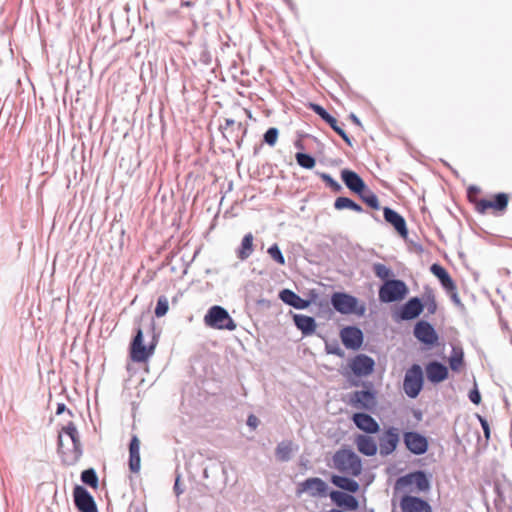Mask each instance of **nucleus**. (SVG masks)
Wrapping results in <instances>:
<instances>
[{
    "label": "nucleus",
    "mask_w": 512,
    "mask_h": 512,
    "mask_svg": "<svg viewBox=\"0 0 512 512\" xmlns=\"http://www.w3.org/2000/svg\"><path fill=\"white\" fill-rule=\"evenodd\" d=\"M325 351L327 354L336 355L338 357L344 356V351L339 346V343L337 341H334L333 343H328L326 341L325 343Z\"/></svg>",
    "instance_id": "a18cd8bd"
},
{
    "label": "nucleus",
    "mask_w": 512,
    "mask_h": 512,
    "mask_svg": "<svg viewBox=\"0 0 512 512\" xmlns=\"http://www.w3.org/2000/svg\"><path fill=\"white\" fill-rule=\"evenodd\" d=\"M64 412H67V414L70 417H73V412L70 409H67L66 405L64 403H58L56 408V414L60 415Z\"/></svg>",
    "instance_id": "6e6d98bb"
},
{
    "label": "nucleus",
    "mask_w": 512,
    "mask_h": 512,
    "mask_svg": "<svg viewBox=\"0 0 512 512\" xmlns=\"http://www.w3.org/2000/svg\"><path fill=\"white\" fill-rule=\"evenodd\" d=\"M297 164L304 169H312L316 165V159L308 153L297 152L295 154Z\"/></svg>",
    "instance_id": "4c0bfd02"
},
{
    "label": "nucleus",
    "mask_w": 512,
    "mask_h": 512,
    "mask_svg": "<svg viewBox=\"0 0 512 512\" xmlns=\"http://www.w3.org/2000/svg\"><path fill=\"white\" fill-rule=\"evenodd\" d=\"M73 500L79 512H98L97 504L92 494L82 485H75Z\"/></svg>",
    "instance_id": "f8f14e48"
},
{
    "label": "nucleus",
    "mask_w": 512,
    "mask_h": 512,
    "mask_svg": "<svg viewBox=\"0 0 512 512\" xmlns=\"http://www.w3.org/2000/svg\"><path fill=\"white\" fill-rule=\"evenodd\" d=\"M81 481L92 488H97L99 479L97 472L94 468H88L81 472Z\"/></svg>",
    "instance_id": "e433bc0d"
},
{
    "label": "nucleus",
    "mask_w": 512,
    "mask_h": 512,
    "mask_svg": "<svg viewBox=\"0 0 512 512\" xmlns=\"http://www.w3.org/2000/svg\"><path fill=\"white\" fill-rule=\"evenodd\" d=\"M414 484L419 492H427L431 488L430 478L427 473L423 470H417L410 472L403 476H400L396 480V488L407 487Z\"/></svg>",
    "instance_id": "1a4fd4ad"
},
{
    "label": "nucleus",
    "mask_w": 512,
    "mask_h": 512,
    "mask_svg": "<svg viewBox=\"0 0 512 512\" xmlns=\"http://www.w3.org/2000/svg\"><path fill=\"white\" fill-rule=\"evenodd\" d=\"M294 146L296 148H298V149H301V150L304 149V145H303V143L300 140H296L295 143H294Z\"/></svg>",
    "instance_id": "680f3d73"
},
{
    "label": "nucleus",
    "mask_w": 512,
    "mask_h": 512,
    "mask_svg": "<svg viewBox=\"0 0 512 512\" xmlns=\"http://www.w3.org/2000/svg\"><path fill=\"white\" fill-rule=\"evenodd\" d=\"M334 208L339 211L344 209H350L357 213H362L364 211L360 204H358L351 198L344 196L335 199Z\"/></svg>",
    "instance_id": "72a5a7b5"
},
{
    "label": "nucleus",
    "mask_w": 512,
    "mask_h": 512,
    "mask_svg": "<svg viewBox=\"0 0 512 512\" xmlns=\"http://www.w3.org/2000/svg\"><path fill=\"white\" fill-rule=\"evenodd\" d=\"M403 442L409 452L418 456L425 454L429 448L427 437L417 431H405Z\"/></svg>",
    "instance_id": "9b49d317"
},
{
    "label": "nucleus",
    "mask_w": 512,
    "mask_h": 512,
    "mask_svg": "<svg viewBox=\"0 0 512 512\" xmlns=\"http://www.w3.org/2000/svg\"><path fill=\"white\" fill-rule=\"evenodd\" d=\"M349 367L355 376L354 379H360L373 373L375 361L366 354H357L351 359Z\"/></svg>",
    "instance_id": "ddd939ff"
},
{
    "label": "nucleus",
    "mask_w": 512,
    "mask_h": 512,
    "mask_svg": "<svg viewBox=\"0 0 512 512\" xmlns=\"http://www.w3.org/2000/svg\"><path fill=\"white\" fill-rule=\"evenodd\" d=\"M356 195L359 196V198L371 209L379 210L380 209V203L377 195L369 189V187L366 185V188L358 192Z\"/></svg>",
    "instance_id": "473e14b6"
},
{
    "label": "nucleus",
    "mask_w": 512,
    "mask_h": 512,
    "mask_svg": "<svg viewBox=\"0 0 512 512\" xmlns=\"http://www.w3.org/2000/svg\"><path fill=\"white\" fill-rule=\"evenodd\" d=\"M355 311H352V314H355L357 316H364L366 313V305L364 303H357L355 304Z\"/></svg>",
    "instance_id": "5fc2aeb1"
},
{
    "label": "nucleus",
    "mask_w": 512,
    "mask_h": 512,
    "mask_svg": "<svg viewBox=\"0 0 512 512\" xmlns=\"http://www.w3.org/2000/svg\"><path fill=\"white\" fill-rule=\"evenodd\" d=\"M173 490H174L176 496H179L184 492V489H182L180 487V475H177V477L175 479Z\"/></svg>",
    "instance_id": "4d7b16f0"
},
{
    "label": "nucleus",
    "mask_w": 512,
    "mask_h": 512,
    "mask_svg": "<svg viewBox=\"0 0 512 512\" xmlns=\"http://www.w3.org/2000/svg\"><path fill=\"white\" fill-rule=\"evenodd\" d=\"M479 191H480V189H479L477 186H474V185H471V186L468 188V193H470V192L478 193Z\"/></svg>",
    "instance_id": "e2e57ef3"
},
{
    "label": "nucleus",
    "mask_w": 512,
    "mask_h": 512,
    "mask_svg": "<svg viewBox=\"0 0 512 512\" xmlns=\"http://www.w3.org/2000/svg\"><path fill=\"white\" fill-rule=\"evenodd\" d=\"M415 417H416L417 419H420V417H421V412H420V411L416 412V413H415Z\"/></svg>",
    "instance_id": "69168bd1"
},
{
    "label": "nucleus",
    "mask_w": 512,
    "mask_h": 512,
    "mask_svg": "<svg viewBox=\"0 0 512 512\" xmlns=\"http://www.w3.org/2000/svg\"><path fill=\"white\" fill-rule=\"evenodd\" d=\"M400 506L403 512H432V508L426 500L411 495L403 496Z\"/></svg>",
    "instance_id": "b1692460"
},
{
    "label": "nucleus",
    "mask_w": 512,
    "mask_h": 512,
    "mask_svg": "<svg viewBox=\"0 0 512 512\" xmlns=\"http://www.w3.org/2000/svg\"><path fill=\"white\" fill-rule=\"evenodd\" d=\"M355 443L358 451L364 456H374L377 453L378 447L376 441L367 434H359L355 438Z\"/></svg>",
    "instance_id": "c756f323"
},
{
    "label": "nucleus",
    "mask_w": 512,
    "mask_h": 512,
    "mask_svg": "<svg viewBox=\"0 0 512 512\" xmlns=\"http://www.w3.org/2000/svg\"><path fill=\"white\" fill-rule=\"evenodd\" d=\"M442 288L446 291V293L456 290V284L450 274L446 275L442 280L439 281Z\"/></svg>",
    "instance_id": "de8ad7c7"
},
{
    "label": "nucleus",
    "mask_w": 512,
    "mask_h": 512,
    "mask_svg": "<svg viewBox=\"0 0 512 512\" xmlns=\"http://www.w3.org/2000/svg\"><path fill=\"white\" fill-rule=\"evenodd\" d=\"M424 374L419 364H413L407 369L403 380V390L409 398H416L423 389Z\"/></svg>",
    "instance_id": "0eeeda50"
},
{
    "label": "nucleus",
    "mask_w": 512,
    "mask_h": 512,
    "mask_svg": "<svg viewBox=\"0 0 512 512\" xmlns=\"http://www.w3.org/2000/svg\"><path fill=\"white\" fill-rule=\"evenodd\" d=\"M254 236L252 233H247L243 236L239 247L236 249V256L239 260H247L254 252Z\"/></svg>",
    "instance_id": "2f4dec72"
},
{
    "label": "nucleus",
    "mask_w": 512,
    "mask_h": 512,
    "mask_svg": "<svg viewBox=\"0 0 512 512\" xmlns=\"http://www.w3.org/2000/svg\"><path fill=\"white\" fill-rule=\"evenodd\" d=\"M200 61L204 64L208 65L210 64V54L208 51H203L200 56Z\"/></svg>",
    "instance_id": "13d9d810"
},
{
    "label": "nucleus",
    "mask_w": 512,
    "mask_h": 512,
    "mask_svg": "<svg viewBox=\"0 0 512 512\" xmlns=\"http://www.w3.org/2000/svg\"><path fill=\"white\" fill-rule=\"evenodd\" d=\"M468 398L473 404H475V405L480 404L481 394L476 385L474 386L473 389H471L469 391Z\"/></svg>",
    "instance_id": "3c124183"
},
{
    "label": "nucleus",
    "mask_w": 512,
    "mask_h": 512,
    "mask_svg": "<svg viewBox=\"0 0 512 512\" xmlns=\"http://www.w3.org/2000/svg\"><path fill=\"white\" fill-rule=\"evenodd\" d=\"M415 338L427 348H433L439 344V335L434 326L426 321L419 320L413 329Z\"/></svg>",
    "instance_id": "6e6552de"
},
{
    "label": "nucleus",
    "mask_w": 512,
    "mask_h": 512,
    "mask_svg": "<svg viewBox=\"0 0 512 512\" xmlns=\"http://www.w3.org/2000/svg\"><path fill=\"white\" fill-rule=\"evenodd\" d=\"M424 298H425V302H423V303H424V307L427 308V312L429 314H434L437 310V302H436L433 291L431 290L429 292H426L424 295Z\"/></svg>",
    "instance_id": "c03bdc74"
},
{
    "label": "nucleus",
    "mask_w": 512,
    "mask_h": 512,
    "mask_svg": "<svg viewBox=\"0 0 512 512\" xmlns=\"http://www.w3.org/2000/svg\"><path fill=\"white\" fill-rule=\"evenodd\" d=\"M399 440L398 429L393 426L387 428L379 438L380 455L392 454L396 450Z\"/></svg>",
    "instance_id": "6ab92c4d"
},
{
    "label": "nucleus",
    "mask_w": 512,
    "mask_h": 512,
    "mask_svg": "<svg viewBox=\"0 0 512 512\" xmlns=\"http://www.w3.org/2000/svg\"><path fill=\"white\" fill-rule=\"evenodd\" d=\"M424 310L421 298L415 296L408 299L396 312L397 320L409 321L418 318Z\"/></svg>",
    "instance_id": "4468645a"
},
{
    "label": "nucleus",
    "mask_w": 512,
    "mask_h": 512,
    "mask_svg": "<svg viewBox=\"0 0 512 512\" xmlns=\"http://www.w3.org/2000/svg\"><path fill=\"white\" fill-rule=\"evenodd\" d=\"M509 202V195L504 192L496 193L491 200L480 199L476 203V211L484 214L488 209L503 212L506 210Z\"/></svg>",
    "instance_id": "a211bd4d"
},
{
    "label": "nucleus",
    "mask_w": 512,
    "mask_h": 512,
    "mask_svg": "<svg viewBox=\"0 0 512 512\" xmlns=\"http://www.w3.org/2000/svg\"><path fill=\"white\" fill-rule=\"evenodd\" d=\"M235 121L230 118L225 119V123L220 125L223 136L229 140V131L235 126Z\"/></svg>",
    "instance_id": "09e8293b"
},
{
    "label": "nucleus",
    "mask_w": 512,
    "mask_h": 512,
    "mask_svg": "<svg viewBox=\"0 0 512 512\" xmlns=\"http://www.w3.org/2000/svg\"><path fill=\"white\" fill-rule=\"evenodd\" d=\"M279 299L297 309V310H304L306 308H308L311 304V300L309 299H304L302 297H300L298 294H296L294 291L290 290V289H283L279 292Z\"/></svg>",
    "instance_id": "393cba45"
},
{
    "label": "nucleus",
    "mask_w": 512,
    "mask_h": 512,
    "mask_svg": "<svg viewBox=\"0 0 512 512\" xmlns=\"http://www.w3.org/2000/svg\"><path fill=\"white\" fill-rule=\"evenodd\" d=\"M383 217L387 223L393 226L402 238H406L408 236L406 220L400 213L390 207H384Z\"/></svg>",
    "instance_id": "4be33fe9"
},
{
    "label": "nucleus",
    "mask_w": 512,
    "mask_h": 512,
    "mask_svg": "<svg viewBox=\"0 0 512 512\" xmlns=\"http://www.w3.org/2000/svg\"><path fill=\"white\" fill-rule=\"evenodd\" d=\"M330 482L337 488L341 489L340 491L346 493L355 494L360 489V485L356 480L344 475L333 474L330 478Z\"/></svg>",
    "instance_id": "cd10ccee"
},
{
    "label": "nucleus",
    "mask_w": 512,
    "mask_h": 512,
    "mask_svg": "<svg viewBox=\"0 0 512 512\" xmlns=\"http://www.w3.org/2000/svg\"><path fill=\"white\" fill-rule=\"evenodd\" d=\"M333 308L343 315L352 314L355 311V304L358 303V298L346 292H334L330 298Z\"/></svg>",
    "instance_id": "2eb2a0df"
},
{
    "label": "nucleus",
    "mask_w": 512,
    "mask_h": 512,
    "mask_svg": "<svg viewBox=\"0 0 512 512\" xmlns=\"http://www.w3.org/2000/svg\"><path fill=\"white\" fill-rule=\"evenodd\" d=\"M367 411H358L351 417L354 425L366 434H377L380 431L378 422Z\"/></svg>",
    "instance_id": "aec40b11"
},
{
    "label": "nucleus",
    "mask_w": 512,
    "mask_h": 512,
    "mask_svg": "<svg viewBox=\"0 0 512 512\" xmlns=\"http://www.w3.org/2000/svg\"><path fill=\"white\" fill-rule=\"evenodd\" d=\"M261 148H262V145H261V144H260L259 146H255V147H254L253 154H254V155H257V154L260 152Z\"/></svg>",
    "instance_id": "0e129e2a"
},
{
    "label": "nucleus",
    "mask_w": 512,
    "mask_h": 512,
    "mask_svg": "<svg viewBox=\"0 0 512 512\" xmlns=\"http://www.w3.org/2000/svg\"><path fill=\"white\" fill-rule=\"evenodd\" d=\"M449 367L453 372H458L464 364V351L461 347H452L451 355L448 359Z\"/></svg>",
    "instance_id": "f704fd0d"
},
{
    "label": "nucleus",
    "mask_w": 512,
    "mask_h": 512,
    "mask_svg": "<svg viewBox=\"0 0 512 512\" xmlns=\"http://www.w3.org/2000/svg\"><path fill=\"white\" fill-rule=\"evenodd\" d=\"M409 289L401 279L386 280L379 288L378 296L382 303H393L403 300Z\"/></svg>",
    "instance_id": "423d86ee"
},
{
    "label": "nucleus",
    "mask_w": 512,
    "mask_h": 512,
    "mask_svg": "<svg viewBox=\"0 0 512 512\" xmlns=\"http://www.w3.org/2000/svg\"><path fill=\"white\" fill-rule=\"evenodd\" d=\"M297 450L298 446L291 440H284L276 446L275 456L281 462H288L292 459L293 452Z\"/></svg>",
    "instance_id": "7c9ffc66"
},
{
    "label": "nucleus",
    "mask_w": 512,
    "mask_h": 512,
    "mask_svg": "<svg viewBox=\"0 0 512 512\" xmlns=\"http://www.w3.org/2000/svg\"><path fill=\"white\" fill-rule=\"evenodd\" d=\"M329 497L333 504L341 509L347 511H356L359 508V501L353 495V493H346L340 490H331L329 492Z\"/></svg>",
    "instance_id": "412c9836"
},
{
    "label": "nucleus",
    "mask_w": 512,
    "mask_h": 512,
    "mask_svg": "<svg viewBox=\"0 0 512 512\" xmlns=\"http://www.w3.org/2000/svg\"><path fill=\"white\" fill-rule=\"evenodd\" d=\"M178 14V11L177 10H173L170 12V15H173V16H176Z\"/></svg>",
    "instance_id": "338daca9"
},
{
    "label": "nucleus",
    "mask_w": 512,
    "mask_h": 512,
    "mask_svg": "<svg viewBox=\"0 0 512 512\" xmlns=\"http://www.w3.org/2000/svg\"><path fill=\"white\" fill-rule=\"evenodd\" d=\"M373 272L384 282L390 280L389 277L392 275V270L382 263H375L373 265Z\"/></svg>",
    "instance_id": "a19ab883"
},
{
    "label": "nucleus",
    "mask_w": 512,
    "mask_h": 512,
    "mask_svg": "<svg viewBox=\"0 0 512 512\" xmlns=\"http://www.w3.org/2000/svg\"><path fill=\"white\" fill-rule=\"evenodd\" d=\"M292 318L295 327L301 331L303 337H307L315 333L317 324L314 317L304 314H293Z\"/></svg>",
    "instance_id": "bb28decb"
},
{
    "label": "nucleus",
    "mask_w": 512,
    "mask_h": 512,
    "mask_svg": "<svg viewBox=\"0 0 512 512\" xmlns=\"http://www.w3.org/2000/svg\"><path fill=\"white\" fill-rule=\"evenodd\" d=\"M259 423H260L259 419L254 414H250L246 421V424L251 429H256L258 427Z\"/></svg>",
    "instance_id": "864d4df0"
},
{
    "label": "nucleus",
    "mask_w": 512,
    "mask_h": 512,
    "mask_svg": "<svg viewBox=\"0 0 512 512\" xmlns=\"http://www.w3.org/2000/svg\"><path fill=\"white\" fill-rule=\"evenodd\" d=\"M246 133L247 127L242 122L235 123V126L229 131V140L240 146Z\"/></svg>",
    "instance_id": "c9c22d12"
},
{
    "label": "nucleus",
    "mask_w": 512,
    "mask_h": 512,
    "mask_svg": "<svg viewBox=\"0 0 512 512\" xmlns=\"http://www.w3.org/2000/svg\"><path fill=\"white\" fill-rule=\"evenodd\" d=\"M169 309V302L166 296H159L154 310L155 316L160 318L166 315Z\"/></svg>",
    "instance_id": "79ce46f5"
},
{
    "label": "nucleus",
    "mask_w": 512,
    "mask_h": 512,
    "mask_svg": "<svg viewBox=\"0 0 512 512\" xmlns=\"http://www.w3.org/2000/svg\"><path fill=\"white\" fill-rule=\"evenodd\" d=\"M334 467L340 472L358 477L362 472V460L352 449H339L333 455Z\"/></svg>",
    "instance_id": "7ed1b4c3"
},
{
    "label": "nucleus",
    "mask_w": 512,
    "mask_h": 512,
    "mask_svg": "<svg viewBox=\"0 0 512 512\" xmlns=\"http://www.w3.org/2000/svg\"><path fill=\"white\" fill-rule=\"evenodd\" d=\"M267 253L269 256L279 265H285V257L277 243L272 244L268 250Z\"/></svg>",
    "instance_id": "ea45409f"
},
{
    "label": "nucleus",
    "mask_w": 512,
    "mask_h": 512,
    "mask_svg": "<svg viewBox=\"0 0 512 512\" xmlns=\"http://www.w3.org/2000/svg\"><path fill=\"white\" fill-rule=\"evenodd\" d=\"M431 273L438 278V280H442L446 275H448V271L439 263H433L430 266Z\"/></svg>",
    "instance_id": "49530a36"
},
{
    "label": "nucleus",
    "mask_w": 512,
    "mask_h": 512,
    "mask_svg": "<svg viewBox=\"0 0 512 512\" xmlns=\"http://www.w3.org/2000/svg\"><path fill=\"white\" fill-rule=\"evenodd\" d=\"M158 342V336L153 334L149 345H144V336L141 327L135 329V335L130 343V358L135 363L146 362L153 354Z\"/></svg>",
    "instance_id": "20e7f679"
},
{
    "label": "nucleus",
    "mask_w": 512,
    "mask_h": 512,
    "mask_svg": "<svg viewBox=\"0 0 512 512\" xmlns=\"http://www.w3.org/2000/svg\"><path fill=\"white\" fill-rule=\"evenodd\" d=\"M329 487L328 484L319 477L305 479L298 486V492H307L311 497H326Z\"/></svg>",
    "instance_id": "f3484780"
},
{
    "label": "nucleus",
    "mask_w": 512,
    "mask_h": 512,
    "mask_svg": "<svg viewBox=\"0 0 512 512\" xmlns=\"http://www.w3.org/2000/svg\"><path fill=\"white\" fill-rule=\"evenodd\" d=\"M284 1H285V2H287V3H290V2H291L290 0H284Z\"/></svg>",
    "instance_id": "774afa93"
},
{
    "label": "nucleus",
    "mask_w": 512,
    "mask_h": 512,
    "mask_svg": "<svg viewBox=\"0 0 512 512\" xmlns=\"http://www.w3.org/2000/svg\"><path fill=\"white\" fill-rule=\"evenodd\" d=\"M478 417V420L481 424V427L483 429V432H484V436H485V439L486 441H489L490 439V435H491V430H490V426H489V423L487 421V419L481 415H477Z\"/></svg>",
    "instance_id": "8fccbe9b"
},
{
    "label": "nucleus",
    "mask_w": 512,
    "mask_h": 512,
    "mask_svg": "<svg viewBox=\"0 0 512 512\" xmlns=\"http://www.w3.org/2000/svg\"><path fill=\"white\" fill-rule=\"evenodd\" d=\"M351 387H363L362 390H356L348 395L347 404L359 411L374 413L378 406L377 390L371 381H361L360 379L348 378Z\"/></svg>",
    "instance_id": "f03ea898"
},
{
    "label": "nucleus",
    "mask_w": 512,
    "mask_h": 512,
    "mask_svg": "<svg viewBox=\"0 0 512 512\" xmlns=\"http://www.w3.org/2000/svg\"><path fill=\"white\" fill-rule=\"evenodd\" d=\"M279 136V130L276 127H270L263 135V142L270 147L275 146Z\"/></svg>",
    "instance_id": "37998d69"
},
{
    "label": "nucleus",
    "mask_w": 512,
    "mask_h": 512,
    "mask_svg": "<svg viewBox=\"0 0 512 512\" xmlns=\"http://www.w3.org/2000/svg\"><path fill=\"white\" fill-rule=\"evenodd\" d=\"M316 174L333 192L338 193L342 190L340 183L336 181L330 174L325 172H316Z\"/></svg>",
    "instance_id": "58836bf2"
},
{
    "label": "nucleus",
    "mask_w": 512,
    "mask_h": 512,
    "mask_svg": "<svg viewBox=\"0 0 512 512\" xmlns=\"http://www.w3.org/2000/svg\"><path fill=\"white\" fill-rule=\"evenodd\" d=\"M426 377L432 384H439L449 376L448 367L440 361L432 360L426 365Z\"/></svg>",
    "instance_id": "5701e85b"
},
{
    "label": "nucleus",
    "mask_w": 512,
    "mask_h": 512,
    "mask_svg": "<svg viewBox=\"0 0 512 512\" xmlns=\"http://www.w3.org/2000/svg\"><path fill=\"white\" fill-rule=\"evenodd\" d=\"M195 6V1L192 0H181L180 7L192 8Z\"/></svg>",
    "instance_id": "bf43d9fd"
},
{
    "label": "nucleus",
    "mask_w": 512,
    "mask_h": 512,
    "mask_svg": "<svg viewBox=\"0 0 512 512\" xmlns=\"http://www.w3.org/2000/svg\"><path fill=\"white\" fill-rule=\"evenodd\" d=\"M129 469L133 473H138L141 467L140 459V440L133 435L129 443Z\"/></svg>",
    "instance_id": "c85d7f7f"
},
{
    "label": "nucleus",
    "mask_w": 512,
    "mask_h": 512,
    "mask_svg": "<svg viewBox=\"0 0 512 512\" xmlns=\"http://www.w3.org/2000/svg\"><path fill=\"white\" fill-rule=\"evenodd\" d=\"M349 117L356 125L361 126L360 119L354 113H351Z\"/></svg>",
    "instance_id": "052dcab7"
},
{
    "label": "nucleus",
    "mask_w": 512,
    "mask_h": 512,
    "mask_svg": "<svg viewBox=\"0 0 512 512\" xmlns=\"http://www.w3.org/2000/svg\"><path fill=\"white\" fill-rule=\"evenodd\" d=\"M308 108L317 114L324 122H326L333 129V131L344 140L347 145H353L352 138L339 125L337 119L332 116L323 106L318 103L309 102Z\"/></svg>",
    "instance_id": "9d476101"
},
{
    "label": "nucleus",
    "mask_w": 512,
    "mask_h": 512,
    "mask_svg": "<svg viewBox=\"0 0 512 512\" xmlns=\"http://www.w3.org/2000/svg\"><path fill=\"white\" fill-rule=\"evenodd\" d=\"M340 338L343 345L350 350H359L364 342L362 330L354 325L346 326L340 331Z\"/></svg>",
    "instance_id": "dca6fc26"
},
{
    "label": "nucleus",
    "mask_w": 512,
    "mask_h": 512,
    "mask_svg": "<svg viewBox=\"0 0 512 512\" xmlns=\"http://www.w3.org/2000/svg\"><path fill=\"white\" fill-rule=\"evenodd\" d=\"M341 179L345 186L355 194L366 188L365 181L353 170L343 169L341 171Z\"/></svg>",
    "instance_id": "a878e982"
},
{
    "label": "nucleus",
    "mask_w": 512,
    "mask_h": 512,
    "mask_svg": "<svg viewBox=\"0 0 512 512\" xmlns=\"http://www.w3.org/2000/svg\"><path fill=\"white\" fill-rule=\"evenodd\" d=\"M58 451L63 456V462L74 465L82 456L83 450L79 432L74 422L69 421L59 432Z\"/></svg>",
    "instance_id": "f257e3e1"
},
{
    "label": "nucleus",
    "mask_w": 512,
    "mask_h": 512,
    "mask_svg": "<svg viewBox=\"0 0 512 512\" xmlns=\"http://www.w3.org/2000/svg\"><path fill=\"white\" fill-rule=\"evenodd\" d=\"M451 301L459 308H464V305L458 295L457 289L447 293Z\"/></svg>",
    "instance_id": "603ef678"
},
{
    "label": "nucleus",
    "mask_w": 512,
    "mask_h": 512,
    "mask_svg": "<svg viewBox=\"0 0 512 512\" xmlns=\"http://www.w3.org/2000/svg\"><path fill=\"white\" fill-rule=\"evenodd\" d=\"M204 322L208 327L218 330L233 331L236 329V323L228 311L219 305H214L208 309L204 316Z\"/></svg>",
    "instance_id": "39448f33"
}]
</instances>
